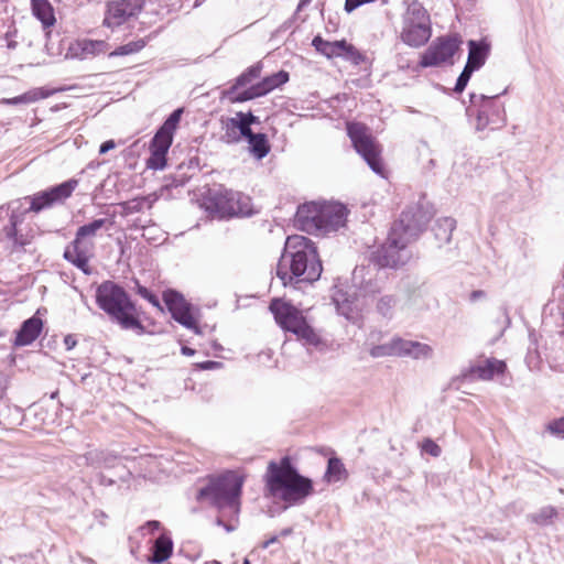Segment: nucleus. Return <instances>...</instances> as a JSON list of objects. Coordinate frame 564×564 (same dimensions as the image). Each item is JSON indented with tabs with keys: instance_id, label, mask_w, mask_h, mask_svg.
I'll list each match as a JSON object with an SVG mask.
<instances>
[{
	"instance_id": "nucleus-1",
	"label": "nucleus",
	"mask_w": 564,
	"mask_h": 564,
	"mask_svg": "<svg viewBox=\"0 0 564 564\" xmlns=\"http://www.w3.org/2000/svg\"><path fill=\"white\" fill-rule=\"evenodd\" d=\"M77 186L78 180L70 178L48 189L24 197L25 200L30 202V207L23 212L12 210L8 225L2 229V235L7 240L9 251L11 253L22 251L33 239L32 232L24 231L22 228L26 213L32 212L37 214L54 205L63 204L72 196Z\"/></svg>"
},
{
	"instance_id": "nucleus-2",
	"label": "nucleus",
	"mask_w": 564,
	"mask_h": 564,
	"mask_svg": "<svg viewBox=\"0 0 564 564\" xmlns=\"http://www.w3.org/2000/svg\"><path fill=\"white\" fill-rule=\"evenodd\" d=\"M314 242L304 236L288 237L278 265L276 276L284 286L293 282H314L322 273Z\"/></svg>"
},
{
	"instance_id": "nucleus-3",
	"label": "nucleus",
	"mask_w": 564,
	"mask_h": 564,
	"mask_svg": "<svg viewBox=\"0 0 564 564\" xmlns=\"http://www.w3.org/2000/svg\"><path fill=\"white\" fill-rule=\"evenodd\" d=\"M265 487L273 498L290 506L303 503L313 494L312 480L300 475L288 456L269 463Z\"/></svg>"
},
{
	"instance_id": "nucleus-4",
	"label": "nucleus",
	"mask_w": 564,
	"mask_h": 564,
	"mask_svg": "<svg viewBox=\"0 0 564 564\" xmlns=\"http://www.w3.org/2000/svg\"><path fill=\"white\" fill-rule=\"evenodd\" d=\"M417 238V226L412 214L403 213L389 231L386 242L372 254L380 268L399 269L412 258L411 243Z\"/></svg>"
},
{
	"instance_id": "nucleus-5",
	"label": "nucleus",
	"mask_w": 564,
	"mask_h": 564,
	"mask_svg": "<svg viewBox=\"0 0 564 564\" xmlns=\"http://www.w3.org/2000/svg\"><path fill=\"white\" fill-rule=\"evenodd\" d=\"M348 210L340 203H306L297 208L295 225L303 231L324 236L343 228Z\"/></svg>"
},
{
	"instance_id": "nucleus-6",
	"label": "nucleus",
	"mask_w": 564,
	"mask_h": 564,
	"mask_svg": "<svg viewBox=\"0 0 564 564\" xmlns=\"http://www.w3.org/2000/svg\"><path fill=\"white\" fill-rule=\"evenodd\" d=\"M243 478L234 471H228L199 489L197 499L208 500L216 506L221 516L217 519V524L223 525L228 532L235 529L234 525L225 524L223 517H236L240 510V494Z\"/></svg>"
},
{
	"instance_id": "nucleus-7",
	"label": "nucleus",
	"mask_w": 564,
	"mask_h": 564,
	"mask_svg": "<svg viewBox=\"0 0 564 564\" xmlns=\"http://www.w3.org/2000/svg\"><path fill=\"white\" fill-rule=\"evenodd\" d=\"M96 302L122 328L142 330L140 321L132 315V303L119 285L111 281L101 283L96 291Z\"/></svg>"
},
{
	"instance_id": "nucleus-8",
	"label": "nucleus",
	"mask_w": 564,
	"mask_h": 564,
	"mask_svg": "<svg viewBox=\"0 0 564 564\" xmlns=\"http://www.w3.org/2000/svg\"><path fill=\"white\" fill-rule=\"evenodd\" d=\"M202 207L218 218L248 216L251 213L248 196L223 186L209 188L202 199Z\"/></svg>"
},
{
	"instance_id": "nucleus-9",
	"label": "nucleus",
	"mask_w": 564,
	"mask_h": 564,
	"mask_svg": "<svg viewBox=\"0 0 564 564\" xmlns=\"http://www.w3.org/2000/svg\"><path fill=\"white\" fill-rule=\"evenodd\" d=\"M107 223V219L100 218L80 226L76 231L75 239L64 251V258L86 274L90 272L89 259L95 247L94 238Z\"/></svg>"
},
{
	"instance_id": "nucleus-10",
	"label": "nucleus",
	"mask_w": 564,
	"mask_h": 564,
	"mask_svg": "<svg viewBox=\"0 0 564 564\" xmlns=\"http://www.w3.org/2000/svg\"><path fill=\"white\" fill-rule=\"evenodd\" d=\"M270 310L276 323L284 330L293 333L307 345L316 346L319 343L318 335L307 324L306 319L296 307L275 299L271 302Z\"/></svg>"
},
{
	"instance_id": "nucleus-11",
	"label": "nucleus",
	"mask_w": 564,
	"mask_h": 564,
	"mask_svg": "<svg viewBox=\"0 0 564 564\" xmlns=\"http://www.w3.org/2000/svg\"><path fill=\"white\" fill-rule=\"evenodd\" d=\"M496 96L470 94V102L466 109L467 116L476 117V130L485 129L498 130L505 127L507 122L506 111L501 105L496 102Z\"/></svg>"
},
{
	"instance_id": "nucleus-12",
	"label": "nucleus",
	"mask_w": 564,
	"mask_h": 564,
	"mask_svg": "<svg viewBox=\"0 0 564 564\" xmlns=\"http://www.w3.org/2000/svg\"><path fill=\"white\" fill-rule=\"evenodd\" d=\"M332 300L339 315L352 324L361 322L365 308L369 304V294L366 289H344L335 285Z\"/></svg>"
},
{
	"instance_id": "nucleus-13",
	"label": "nucleus",
	"mask_w": 564,
	"mask_h": 564,
	"mask_svg": "<svg viewBox=\"0 0 564 564\" xmlns=\"http://www.w3.org/2000/svg\"><path fill=\"white\" fill-rule=\"evenodd\" d=\"M348 135L356 151L364 158L369 167L378 175L384 176V167L380 158L381 149L368 128L359 122L347 124Z\"/></svg>"
},
{
	"instance_id": "nucleus-14",
	"label": "nucleus",
	"mask_w": 564,
	"mask_h": 564,
	"mask_svg": "<svg viewBox=\"0 0 564 564\" xmlns=\"http://www.w3.org/2000/svg\"><path fill=\"white\" fill-rule=\"evenodd\" d=\"M144 0H113L107 3L102 24L116 29L137 19L143 10Z\"/></svg>"
},
{
	"instance_id": "nucleus-15",
	"label": "nucleus",
	"mask_w": 564,
	"mask_h": 564,
	"mask_svg": "<svg viewBox=\"0 0 564 564\" xmlns=\"http://www.w3.org/2000/svg\"><path fill=\"white\" fill-rule=\"evenodd\" d=\"M506 362L496 358H488L482 364L479 361L470 364L462 369L460 373L453 379L452 384H468L476 380H491L496 375L503 373Z\"/></svg>"
},
{
	"instance_id": "nucleus-16",
	"label": "nucleus",
	"mask_w": 564,
	"mask_h": 564,
	"mask_svg": "<svg viewBox=\"0 0 564 564\" xmlns=\"http://www.w3.org/2000/svg\"><path fill=\"white\" fill-rule=\"evenodd\" d=\"M402 41L414 47L423 44V4L413 1L408 6L403 17Z\"/></svg>"
},
{
	"instance_id": "nucleus-17",
	"label": "nucleus",
	"mask_w": 564,
	"mask_h": 564,
	"mask_svg": "<svg viewBox=\"0 0 564 564\" xmlns=\"http://www.w3.org/2000/svg\"><path fill=\"white\" fill-rule=\"evenodd\" d=\"M463 41L458 34L436 39L425 51V67L437 66L449 62L459 50Z\"/></svg>"
},
{
	"instance_id": "nucleus-18",
	"label": "nucleus",
	"mask_w": 564,
	"mask_h": 564,
	"mask_svg": "<svg viewBox=\"0 0 564 564\" xmlns=\"http://www.w3.org/2000/svg\"><path fill=\"white\" fill-rule=\"evenodd\" d=\"M256 122H258V118L251 112L239 111L234 117L223 118L220 120L221 141L228 144L239 142L242 137L250 133V127Z\"/></svg>"
},
{
	"instance_id": "nucleus-19",
	"label": "nucleus",
	"mask_w": 564,
	"mask_h": 564,
	"mask_svg": "<svg viewBox=\"0 0 564 564\" xmlns=\"http://www.w3.org/2000/svg\"><path fill=\"white\" fill-rule=\"evenodd\" d=\"M163 300L176 322L188 329H193L196 334H199L196 319L191 312V306L182 294L173 290H167L163 294Z\"/></svg>"
},
{
	"instance_id": "nucleus-20",
	"label": "nucleus",
	"mask_w": 564,
	"mask_h": 564,
	"mask_svg": "<svg viewBox=\"0 0 564 564\" xmlns=\"http://www.w3.org/2000/svg\"><path fill=\"white\" fill-rule=\"evenodd\" d=\"M289 80V73L285 70H280L275 74H272L261 82L247 87L242 93L236 95L234 97V101L242 102L247 100H251L253 98H258L264 96L272 91L273 89L280 87Z\"/></svg>"
},
{
	"instance_id": "nucleus-21",
	"label": "nucleus",
	"mask_w": 564,
	"mask_h": 564,
	"mask_svg": "<svg viewBox=\"0 0 564 564\" xmlns=\"http://www.w3.org/2000/svg\"><path fill=\"white\" fill-rule=\"evenodd\" d=\"M182 113H183V110L180 108V109L174 110L169 116V118L164 121V123L161 126V128L154 134V137L150 143V150H156L160 152L167 153V151L173 142V135H174V132L180 123Z\"/></svg>"
},
{
	"instance_id": "nucleus-22",
	"label": "nucleus",
	"mask_w": 564,
	"mask_h": 564,
	"mask_svg": "<svg viewBox=\"0 0 564 564\" xmlns=\"http://www.w3.org/2000/svg\"><path fill=\"white\" fill-rule=\"evenodd\" d=\"M108 43L102 40L80 39L72 42L67 48L66 57L88 59L108 51Z\"/></svg>"
},
{
	"instance_id": "nucleus-23",
	"label": "nucleus",
	"mask_w": 564,
	"mask_h": 564,
	"mask_svg": "<svg viewBox=\"0 0 564 564\" xmlns=\"http://www.w3.org/2000/svg\"><path fill=\"white\" fill-rule=\"evenodd\" d=\"M468 45V56L466 66L471 67L476 72L479 70L486 63L490 50L491 44L487 39L481 40H469L467 42Z\"/></svg>"
},
{
	"instance_id": "nucleus-24",
	"label": "nucleus",
	"mask_w": 564,
	"mask_h": 564,
	"mask_svg": "<svg viewBox=\"0 0 564 564\" xmlns=\"http://www.w3.org/2000/svg\"><path fill=\"white\" fill-rule=\"evenodd\" d=\"M43 328V322L40 317L32 316L24 321L17 332L14 345L22 347L31 345L41 334Z\"/></svg>"
},
{
	"instance_id": "nucleus-25",
	"label": "nucleus",
	"mask_w": 564,
	"mask_h": 564,
	"mask_svg": "<svg viewBox=\"0 0 564 564\" xmlns=\"http://www.w3.org/2000/svg\"><path fill=\"white\" fill-rule=\"evenodd\" d=\"M455 226L456 220L448 216L440 217L431 223L430 231L433 235L437 247L451 241Z\"/></svg>"
},
{
	"instance_id": "nucleus-26",
	"label": "nucleus",
	"mask_w": 564,
	"mask_h": 564,
	"mask_svg": "<svg viewBox=\"0 0 564 564\" xmlns=\"http://www.w3.org/2000/svg\"><path fill=\"white\" fill-rule=\"evenodd\" d=\"M54 94V90L45 89L43 87L32 88L24 94L13 97V98H3L0 100L2 105H30L36 102L39 100L48 98Z\"/></svg>"
},
{
	"instance_id": "nucleus-27",
	"label": "nucleus",
	"mask_w": 564,
	"mask_h": 564,
	"mask_svg": "<svg viewBox=\"0 0 564 564\" xmlns=\"http://www.w3.org/2000/svg\"><path fill=\"white\" fill-rule=\"evenodd\" d=\"M79 459L85 460L86 465L97 468H112L116 467L118 462L117 456L97 449L87 452L84 456L79 457Z\"/></svg>"
},
{
	"instance_id": "nucleus-28",
	"label": "nucleus",
	"mask_w": 564,
	"mask_h": 564,
	"mask_svg": "<svg viewBox=\"0 0 564 564\" xmlns=\"http://www.w3.org/2000/svg\"><path fill=\"white\" fill-rule=\"evenodd\" d=\"M345 44V40L329 42L322 39L319 35L315 36L312 41V45L315 50L327 58L341 57Z\"/></svg>"
},
{
	"instance_id": "nucleus-29",
	"label": "nucleus",
	"mask_w": 564,
	"mask_h": 564,
	"mask_svg": "<svg viewBox=\"0 0 564 564\" xmlns=\"http://www.w3.org/2000/svg\"><path fill=\"white\" fill-rule=\"evenodd\" d=\"M31 4L34 17L41 21L44 28H50L55 23L54 10L48 0H31Z\"/></svg>"
},
{
	"instance_id": "nucleus-30",
	"label": "nucleus",
	"mask_w": 564,
	"mask_h": 564,
	"mask_svg": "<svg viewBox=\"0 0 564 564\" xmlns=\"http://www.w3.org/2000/svg\"><path fill=\"white\" fill-rule=\"evenodd\" d=\"M245 138H247L249 143V151L258 160L263 159L268 155L270 151V145L267 139V135L263 133H252L250 130V133L246 134Z\"/></svg>"
},
{
	"instance_id": "nucleus-31",
	"label": "nucleus",
	"mask_w": 564,
	"mask_h": 564,
	"mask_svg": "<svg viewBox=\"0 0 564 564\" xmlns=\"http://www.w3.org/2000/svg\"><path fill=\"white\" fill-rule=\"evenodd\" d=\"M152 550L153 553L151 556V562L156 564L162 563L171 556L173 551V542L171 538L162 534L155 540Z\"/></svg>"
},
{
	"instance_id": "nucleus-32",
	"label": "nucleus",
	"mask_w": 564,
	"mask_h": 564,
	"mask_svg": "<svg viewBox=\"0 0 564 564\" xmlns=\"http://www.w3.org/2000/svg\"><path fill=\"white\" fill-rule=\"evenodd\" d=\"M393 350H395L397 357L411 356L417 358L422 351V346L419 341L406 340L401 337H393L392 339Z\"/></svg>"
},
{
	"instance_id": "nucleus-33",
	"label": "nucleus",
	"mask_w": 564,
	"mask_h": 564,
	"mask_svg": "<svg viewBox=\"0 0 564 564\" xmlns=\"http://www.w3.org/2000/svg\"><path fill=\"white\" fill-rule=\"evenodd\" d=\"M348 471L343 462L337 457H330L327 463V469L324 475V479L327 482H338L346 480Z\"/></svg>"
},
{
	"instance_id": "nucleus-34",
	"label": "nucleus",
	"mask_w": 564,
	"mask_h": 564,
	"mask_svg": "<svg viewBox=\"0 0 564 564\" xmlns=\"http://www.w3.org/2000/svg\"><path fill=\"white\" fill-rule=\"evenodd\" d=\"M397 299L393 295L381 296L376 305L377 312L383 317L390 319L393 315Z\"/></svg>"
},
{
	"instance_id": "nucleus-35",
	"label": "nucleus",
	"mask_w": 564,
	"mask_h": 564,
	"mask_svg": "<svg viewBox=\"0 0 564 564\" xmlns=\"http://www.w3.org/2000/svg\"><path fill=\"white\" fill-rule=\"evenodd\" d=\"M251 78L243 72L239 77H237L235 84L225 93V96L232 102L234 97L240 93H242L245 87L251 84Z\"/></svg>"
},
{
	"instance_id": "nucleus-36",
	"label": "nucleus",
	"mask_w": 564,
	"mask_h": 564,
	"mask_svg": "<svg viewBox=\"0 0 564 564\" xmlns=\"http://www.w3.org/2000/svg\"><path fill=\"white\" fill-rule=\"evenodd\" d=\"M145 46L144 40H138L134 42H130L128 44L121 45L115 51H112L109 56H123L129 55L135 52H139Z\"/></svg>"
},
{
	"instance_id": "nucleus-37",
	"label": "nucleus",
	"mask_w": 564,
	"mask_h": 564,
	"mask_svg": "<svg viewBox=\"0 0 564 564\" xmlns=\"http://www.w3.org/2000/svg\"><path fill=\"white\" fill-rule=\"evenodd\" d=\"M341 58L350 62L354 65H359L365 61V56L360 53L352 44L346 41L345 47L343 50Z\"/></svg>"
},
{
	"instance_id": "nucleus-38",
	"label": "nucleus",
	"mask_w": 564,
	"mask_h": 564,
	"mask_svg": "<svg viewBox=\"0 0 564 564\" xmlns=\"http://www.w3.org/2000/svg\"><path fill=\"white\" fill-rule=\"evenodd\" d=\"M151 155L147 161V166L152 170H163L166 165V154L165 152H160L156 150H150Z\"/></svg>"
},
{
	"instance_id": "nucleus-39",
	"label": "nucleus",
	"mask_w": 564,
	"mask_h": 564,
	"mask_svg": "<svg viewBox=\"0 0 564 564\" xmlns=\"http://www.w3.org/2000/svg\"><path fill=\"white\" fill-rule=\"evenodd\" d=\"M556 516H557L556 509L549 506V507L542 508L539 512L533 514L532 519L535 523L545 525Z\"/></svg>"
},
{
	"instance_id": "nucleus-40",
	"label": "nucleus",
	"mask_w": 564,
	"mask_h": 564,
	"mask_svg": "<svg viewBox=\"0 0 564 564\" xmlns=\"http://www.w3.org/2000/svg\"><path fill=\"white\" fill-rule=\"evenodd\" d=\"M475 72H476L475 69L465 65L463 72L459 74V76L456 80L455 87L453 89L454 93H456V94L463 93L464 89L466 88L470 77L473 76V74Z\"/></svg>"
},
{
	"instance_id": "nucleus-41",
	"label": "nucleus",
	"mask_w": 564,
	"mask_h": 564,
	"mask_svg": "<svg viewBox=\"0 0 564 564\" xmlns=\"http://www.w3.org/2000/svg\"><path fill=\"white\" fill-rule=\"evenodd\" d=\"M369 352L375 358L389 357L395 355V350H393L392 340L381 345L373 346Z\"/></svg>"
},
{
	"instance_id": "nucleus-42",
	"label": "nucleus",
	"mask_w": 564,
	"mask_h": 564,
	"mask_svg": "<svg viewBox=\"0 0 564 564\" xmlns=\"http://www.w3.org/2000/svg\"><path fill=\"white\" fill-rule=\"evenodd\" d=\"M546 431L556 437L564 438V416L550 421L546 424Z\"/></svg>"
},
{
	"instance_id": "nucleus-43",
	"label": "nucleus",
	"mask_w": 564,
	"mask_h": 564,
	"mask_svg": "<svg viewBox=\"0 0 564 564\" xmlns=\"http://www.w3.org/2000/svg\"><path fill=\"white\" fill-rule=\"evenodd\" d=\"M137 292L140 296L151 303L153 306L161 308L160 301L156 295L150 292L145 286L137 283Z\"/></svg>"
},
{
	"instance_id": "nucleus-44",
	"label": "nucleus",
	"mask_w": 564,
	"mask_h": 564,
	"mask_svg": "<svg viewBox=\"0 0 564 564\" xmlns=\"http://www.w3.org/2000/svg\"><path fill=\"white\" fill-rule=\"evenodd\" d=\"M442 453L441 447L431 438H425V454L438 457Z\"/></svg>"
},
{
	"instance_id": "nucleus-45",
	"label": "nucleus",
	"mask_w": 564,
	"mask_h": 564,
	"mask_svg": "<svg viewBox=\"0 0 564 564\" xmlns=\"http://www.w3.org/2000/svg\"><path fill=\"white\" fill-rule=\"evenodd\" d=\"M221 366H223L221 362L213 361V360L195 364V367L199 370H215V369H219Z\"/></svg>"
},
{
	"instance_id": "nucleus-46",
	"label": "nucleus",
	"mask_w": 564,
	"mask_h": 564,
	"mask_svg": "<svg viewBox=\"0 0 564 564\" xmlns=\"http://www.w3.org/2000/svg\"><path fill=\"white\" fill-rule=\"evenodd\" d=\"M262 66L260 63H257L249 68H247L246 74L251 78V80H254L260 77L261 75Z\"/></svg>"
},
{
	"instance_id": "nucleus-47",
	"label": "nucleus",
	"mask_w": 564,
	"mask_h": 564,
	"mask_svg": "<svg viewBox=\"0 0 564 564\" xmlns=\"http://www.w3.org/2000/svg\"><path fill=\"white\" fill-rule=\"evenodd\" d=\"M116 148V143L113 140H108L106 142H104L100 148H99V153L100 154H105L107 153L108 151L112 150Z\"/></svg>"
},
{
	"instance_id": "nucleus-48",
	"label": "nucleus",
	"mask_w": 564,
	"mask_h": 564,
	"mask_svg": "<svg viewBox=\"0 0 564 564\" xmlns=\"http://www.w3.org/2000/svg\"><path fill=\"white\" fill-rule=\"evenodd\" d=\"M76 344H77V340L75 339V337L73 335L65 336L64 345L67 350L73 349L76 346Z\"/></svg>"
},
{
	"instance_id": "nucleus-49",
	"label": "nucleus",
	"mask_w": 564,
	"mask_h": 564,
	"mask_svg": "<svg viewBox=\"0 0 564 564\" xmlns=\"http://www.w3.org/2000/svg\"><path fill=\"white\" fill-rule=\"evenodd\" d=\"M159 521H149L144 527H142V530H147L148 532L153 533L154 531L159 530Z\"/></svg>"
},
{
	"instance_id": "nucleus-50",
	"label": "nucleus",
	"mask_w": 564,
	"mask_h": 564,
	"mask_svg": "<svg viewBox=\"0 0 564 564\" xmlns=\"http://www.w3.org/2000/svg\"><path fill=\"white\" fill-rule=\"evenodd\" d=\"M98 482L102 486H111L115 481L111 478H107L104 474H99Z\"/></svg>"
},
{
	"instance_id": "nucleus-51",
	"label": "nucleus",
	"mask_w": 564,
	"mask_h": 564,
	"mask_svg": "<svg viewBox=\"0 0 564 564\" xmlns=\"http://www.w3.org/2000/svg\"><path fill=\"white\" fill-rule=\"evenodd\" d=\"M181 351L185 356H193L195 354V350L193 348L187 347V346H183Z\"/></svg>"
},
{
	"instance_id": "nucleus-52",
	"label": "nucleus",
	"mask_w": 564,
	"mask_h": 564,
	"mask_svg": "<svg viewBox=\"0 0 564 564\" xmlns=\"http://www.w3.org/2000/svg\"><path fill=\"white\" fill-rule=\"evenodd\" d=\"M276 541V536H272L271 539H269L268 541H265L262 545L263 549H267L269 547L270 544L274 543Z\"/></svg>"
},
{
	"instance_id": "nucleus-53",
	"label": "nucleus",
	"mask_w": 564,
	"mask_h": 564,
	"mask_svg": "<svg viewBox=\"0 0 564 564\" xmlns=\"http://www.w3.org/2000/svg\"><path fill=\"white\" fill-rule=\"evenodd\" d=\"M312 0H301L297 6V10H302L304 7H306Z\"/></svg>"
},
{
	"instance_id": "nucleus-54",
	"label": "nucleus",
	"mask_w": 564,
	"mask_h": 564,
	"mask_svg": "<svg viewBox=\"0 0 564 564\" xmlns=\"http://www.w3.org/2000/svg\"><path fill=\"white\" fill-rule=\"evenodd\" d=\"M482 295H484V292H482V291H474V292L471 293V299H473V300H476V299H478V297H480V296H482Z\"/></svg>"
},
{
	"instance_id": "nucleus-55",
	"label": "nucleus",
	"mask_w": 564,
	"mask_h": 564,
	"mask_svg": "<svg viewBox=\"0 0 564 564\" xmlns=\"http://www.w3.org/2000/svg\"><path fill=\"white\" fill-rule=\"evenodd\" d=\"M430 36H431V29H430V26H427L425 24V37H424L425 43L429 41Z\"/></svg>"
},
{
	"instance_id": "nucleus-56",
	"label": "nucleus",
	"mask_w": 564,
	"mask_h": 564,
	"mask_svg": "<svg viewBox=\"0 0 564 564\" xmlns=\"http://www.w3.org/2000/svg\"><path fill=\"white\" fill-rule=\"evenodd\" d=\"M15 45H17V44H15V42H12V41H10V40L7 37V46H8L9 48H14V47H15Z\"/></svg>"
},
{
	"instance_id": "nucleus-57",
	"label": "nucleus",
	"mask_w": 564,
	"mask_h": 564,
	"mask_svg": "<svg viewBox=\"0 0 564 564\" xmlns=\"http://www.w3.org/2000/svg\"><path fill=\"white\" fill-rule=\"evenodd\" d=\"M206 564H221V563L219 561H217V560H214L212 562H207Z\"/></svg>"
},
{
	"instance_id": "nucleus-58",
	"label": "nucleus",
	"mask_w": 564,
	"mask_h": 564,
	"mask_svg": "<svg viewBox=\"0 0 564 564\" xmlns=\"http://www.w3.org/2000/svg\"><path fill=\"white\" fill-rule=\"evenodd\" d=\"M424 349H425V357H426V356H427V352L431 350V348H430L427 345H425V346H424Z\"/></svg>"
},
{
	"instance_id": "nucleus-59",
	"label": "nucleus",
	"mask_w": 564,
	"mask_h": 564,
	"mask_svg": "<svg viewBox=\"0 0 564 564\" xmlns=\"http://www.w3.org/2000/svg\"><path fill=\"white\" fill-rule=\"evenodd\" d=\"M420 58L421 59H420L419 64L423 65V55L422 54H420Z\"/></svg>"
},
{
	"instance_id": "nucleus-60",
	"label": "nucleus",
	"mask_w": 564,
	"mask_h": 564,
	"mask_svg": "<svg viewBox=\"0 0 564 564\" xmlns=\"http://www.w3.org/2000/svg\"><path fill=\"white\" fill-rule=\"evenodd\" d=\"M289 533H290V530H284V531L282 532V534H283V535L289 534Z\"/></svg>"
},
{
	"instance_id": "nucleus-61",
	"label": "nucleus",
	"mask_w": 564,
	"mask_h": 564,
	"mask_svg": "<svg viewBox=\"0 0 564 564\" xmlns=\"http://www.w3.org/2000/svg\"><path fill=\"white\" fill-rule=\"evenodd\" d=\"M242 564H250V562L246 558Z\"/></svg>"
}]
</instances>
